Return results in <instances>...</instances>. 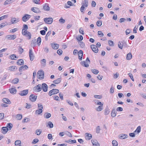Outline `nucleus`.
Instances as JSON below:
<instances>
[{
  "instance_id": "obj_1",
  "label": "nucleus",
  "mask_w": 146,
  "mask_h": 146,
  "mask_svg": "<svg viewBox=\"0 0 146 146\" xmlns=\"http://www.w3.org/2000/svg\"><path fill=\"white\" fill-rule=\"evenodd\" d=\"M90 62L89 58L88 57H87L85 61H82L81 62L80 64L82 66H83L86 67H88L89 66V64H90Z\"/></svg>"
},
{
  "instance_id": "obj_2",
  "label": "nucleus",
  "mask_w": 146,
  "mask_h": 146,
  "mask_svg": "<svg viewBox=\"0 0 146 146\" xmlns=\"http://www.w3.org/2000/svg\"><path fill=\"white\" fill-rule=\"evenodd\" d=\"M23 35L28 37L29 39L31 38V35L30 32L27 31H25L23 32H22Z\"/></svg>"
},
{
  "instance_id": "obj_3",
  "label": "nucleus",
  "mask_w": 146,
  "mask_h": 146,
  "mask_svg": "<svg viewBox=\"0 0 146 146\" xmlns=\"http://www.w3.org/2000/svg\"><path fill=\"white\" fill-rule=\"evenodd\" d=\"M59 90L56 89H53L49 91L48 94L51 96L53 94H55L59 93Z\"/></svg>"
},
{
  "instance_id": "obj_4",
  "label": "nucleus",
  "mask_w": 146,
  "mask_h": 146,
  "mask_svg": "<svg viewBox=\"0 0 146 146\" xmlns=\"http://www.w3.org/2000/svg\"><path fill=\"white\" fill-rule=\"evenodd\" d=\"M33 90L35 92H39L42 90L41 85L40 84H38V85L34 87L33 88Z\"/></svg>"
},
{
  "instance_id": "obj_5",
  "label": "nucleus",
  "mask_w": 146,
  "mask_h": 146,
  "mask_svg": "<svg viewBox=\"0 0 146 146\" xmlns=\"http://www.w3.org/2000/svg\"><path fill=\"white\" fill-rule=\"evenodd\" d=\"M44 20L46 23L50 24L53 22V19L51 17L45 18L44 19Z\"/></svg>"
},
{
  "instance_id": "obj_6",
  "label": "nucleus",
  "mask_w": 146,
  "mask_h": 146,
  "mask_svg": "<svg viewBox=\"0 0 146 146\" xmlns=\"http://www.w3.org/2000/svg\"><path fill=\"white\" fill-rule=\"evenodd\" d=\"M38 75H39V78H41L42 79H43L44 78V72L42 70H40L38 71L37 73Z\"/></svg>"
},
{
  "instance_id": "obj_7",
  "label": "nucleus",
  "mask_w": 146,
  "mask_h": 146,
  "mask_svg": "<svg viewBox=\"0 0 146 146\" xmlns=\"http://www.w3.org/2000/svg\"><path fill=\"white\" fill-rule=\"evenodd\" d=\"M31 15L27 14H25L22 18V20L24 22H26L31 18Z\"/></svg>"
},
{
  "instance_id": "obj_8",
  "label": "nucleus",
  "mask_w": 146,
  "mask_h": 146,
  "mask_svg": "<svg viewBox=\"0 0 146 146\" xmlns=\"http://www.w3.org/2000/svg\"><path fill=\"white\" fill-rule=\"evenodd\" d=\"M37 96H36L34 94H32L29 97V100L32 102H35Z\"/></svg>"
},
{
  "instance_id": "obj_9",
  "label": "nucleus",
  "mask_w": 146,
  "mask_h": 146,
  "mask_svg": "<svg viewBox=\"0 0 146 146\" xmlns=\"http://www.w3.org/2000/svg\"><path fill=\"white\" fill-rule=\"evenodd\" d=\"M91 48L92 51L95 53H97L98 51V49L96 45L94 44H92L91 45Z\"/></svg>"
},
{
  "instance_id": "obj_10",
  "label": "nucleus",
  "mask_w": 146,
  "mask_h": 146,
  "mask_svg": "<svg viewBox=\"0 0 146 146\" xmlns=\"http://www.w3.org/2000/svg\"><path fill=\"white\" fill-rule=\"evenodd\" d=\"M42 89L43 91L44 92H47L48 90V86L45 83H44L42 84Z\"/></svg>"
},
{
  "instance_id": "obj_11",
  "label": "nucleus",
  "mask_w": 146,
  "mask_h": 146,
  "mask_svg": "<svg viewBox=\"0 0 146 146\" xmlns=\"http://www.w3.org/2000/svg\"><path fill=\"white\" fill-rule=\"evenodd\" d=\"M29 55L30 60L31 61H33L34 59V56L33 55L32 49H30L29 50Z\"/></svg>"
},
{
  "instance_id": "obj_12",
  "label": "nucleus",
  "mask_w": 146,
  "mask_h": 146,
  "mask_svg": "<svg viewBox=\"0 0 146 146\" xmlns=\"http://www.w3.org/2000/svg\"><path fill=\"white\" fill-rule=\"evenodd\" d=\"M19 21V19L18 18L13 17L11 18V22L12 24H14L18 23Z\"/></svg>"
},
{
  "instance_id": "obj_13",
  "label": "nucleus",
  "mask_w": 146,
  "mask_h": 146,
  "mask_svg": "<svg viewBox=\"0 0 146 146\" xmlns=\"http://www.w3.org/2000/svg\"><path fill=\"white\" fill-rule=\"evenodd\" d=\"M31 10L36 13H39L41 12V11L39 10V9L36 7H33L31 8Z\"/></svg>"
},
{
  "instance_id": "obj_14",
  "label": "nucleus",
  "mask_w": 146,
  "mask_h": 146,
  "mask_svg": "<svg viewBox=\"0 0 146 146\" xmlns=\"http://www.w3.org/2000/svg\"><path fill=\"white\" fill-rule=\"evenodd\" d=\"M28 92V90H26L21 91L19 93V94L22 96H25L27 95Z\"/></svg>"
},
{
  "instance_id": "obj_15",
  "label": "nucleus",
  "mask_w": 146,
  "mask_h": 146,
  "mask_svg": "<svg viewBox=\"0 0 146 146\" xmlns=\"http://www.w3.org/2000/svg\"><path fill=\"white\" fill-rule=\"evenodd\" d=\"M83 55V52L82 50H80L78 52V58L80 60H82Z\"/></svg>"
},
{
  "instance_id": "obj_16",
  "label": "nucleus",
  "mask_w": 146,
  "mask_h": 146,
  "mask_svg": "<svg viewBox=\"0 0 146 146\" xmlns=\"http://www.w3.org/2000/svg\"><path fill=\"white\" fill-rule=\"evenodd\" d=\"M1 131L2 133L3 134H5L8 131V129L7 128V127H3L1 129Z\"/></svg>"
},
{
  "instance_id": "obj_17",
  "label": "nucleus",
  "mask_w": 146,
  "mask_h": 146,
  "mask_svg": "<svg viewBox=\"0 0 146 146\" xmlns=\"http://www.w3.org/2000/svg\"><path fill=\"white\" fill-rule=\"evenodd\" d=\"M28 68V67L26 65H24L21 66L19 69V71L20 72L22 71L23 70H24L25 69H27Z\"/></svg>"
},
{
  "instance_id": "obj_18",
  "label": "nucleus",
  "mask_w": 146,
  "mask_h": 146,
  "mask_svg": "<svg viewBox=\"0 0 146 146\" xmlns=\"http://www.w3.org/2000/svg\"><path fill=\"white\" fill-rule=\"evenodd\" d=\"M51 46L52 48L54 49H57L58 48L59 45L57 44H55L52 43L51 44Z\"/></svg>"
},
{
  "instance_id": "obj_19",
  "label": "nucleus",
  "mask_w": 146,
  "mask_h": 146,
  "mask_svg": "<svg viewBox=\"0 0 146 146\" xmlns=\"http://www.w3.org/2000/svg\"><path fill=\"white\" fill-rule=\"evenodd\" d=\"M91 142L93 145L95 146H100V144L98 143L97 140H92Z\"/></svg>"
},
{
  "instance_id": "obj_20",
  "label": "nucleus",
  "mask_w": 146,
  "mask_h": 146,
  "mask_svg": "<svg viewBox=\"0 0 146 146\" xmlns=\"http://www.w3.org/2000/svg\"><path fill=\"white\" fill-rule=\"evenodd\" d=\"M127 135L125 134H121L119 135V138L121 139H124L127 138Z\"/></svg>"
},
{
  "instance_id": "obj_21",
  "label": "nucleus",
  "mask_w": 146,
  "mask_h": 146,
  "mask_svg": "<svg viewBox=\"0 0 146 146\" xmlns=\"http://www.w3.org/2000/svg\"><path fill=\"white\" fill-rule=\"evenodd\" d=\"M43 9L45 11H48L50 10V7L48 4H45L43 6Z\"/></svg>"
},
{
  "instance_id": "obj_22",
  "label": "nucleus",
  "mask_w": 146,
  "mask_h": 146,
  "mask_svg": "<svg viewBox=\"0 0 146 146\" xmlns=\"http://www.w3.org/2000/svg\"><path fill=\"white\" fill-rule=\"evenodd\" d=\"M2 101L4 103H6L8 104H10L11 102L7 98H4L2 99Z\"/></svg>"
},
{
  "instance_id": "obj_23",
  "label": "nucleus",
  "mask_w": 146,
  "mask_h": 146,
  "mask_svg": "<svg viewBox=\"0 0 146 146\" xmlns=\"http://www.w3.org/2000/svg\"><path fill=\"white\" fill-rule=\"evenodd\" d=\"M41 63L42 66L43 67H44L46 65V60L45 59H43L41 60Z\"/></svg>"
},
{
  "instance_id": "obj_24",
  "label": "nucleus",
  "mask_w": 146,
  "mask_h": 146,
  "mask_svg": "<svg viewBox=\"0 0 146 146\" xmlns=\"http://www.w3.org/2000/svg\"><path fill=\"white\" fill-rule=\"evenodd\" d=\"M18 65H23L24 64V62L23 60V59H19L18 60V61L17 62Z\"/></svg>"
},
{
  "instance_id": "obj_25",
  "label": "nucleus",
  "mask_w": 146,
  "mask_h": 146,
  "mask_svg": "<svg viewBox=\"0 0 146 146\" xmlns=\"http://www.w3.org/2000/svg\"><path fill=\"white\" fill-rule=\"evenodd\" d=\"M13 126V125L11 123H9L7 124L6 127H7V128L8 129V130H10L11 129Z\"/></svg>"
},
{
  "instance_id": "obj_26",
  "label": "nucleus",
  "mask_w": 146,
  "mask_h": 146,
  "mask_svg": "<svg viewBox=\"0 0 146 146\" xmlns=\"http://www.w3.org/2000/svg\"><path fill=\"white\" fill-rule=\"evenodd\" d=\"M61 78H59L54 80L53 82L55 84H57L61 82Z\"/></svg>"
},
{
  "instance_id": "obj_27",
  "label": "nucleus",
  "mask_w": 146,
  "mask_h": 146,
  "mask_svg": "<svg viewBox=\"0 0 146 146\" xmlns=\"http://www.w3.org/2000/svg\"><path fill=\"white\" fill-rule=\"evenodd\" d=\"M17 69V68L16 66H10L9 67V70L11 71H14L15 70Z\"/></svg>"
},
{
  "instance_id": "obj_28",
  "label": "nucleus",
  "mask_w": 146,
  "mask_h": 146,
  "mask_svg": "<svg viewBox=\"0 0 146 146\" xmlns=\"http://www.w3.org/2000/svg\"><path fill=\"white\" fill-rule=\"evenodd\" d=\"M15 0H7L4 3V5H6L12 3Z\"/></svg>"
},
{
  "instance_id": "obj_29",
  "label": "nucleus",
  "mask_w": 146,
  "mask_h": 146,
  "mask_svg": "<svg viewBox=\"0 0 146 146\" xmlns=\"http://www.w3.org/2000/svg\"><path fill=\"white\" fill-rule=\"evenodd\" d=\"M65 142L66 143H70L71 144L72 143H76V140H71L69 139L68 140L66 141Z\"/></svg>"
},
{
  "instance_id": "obj_30",
  "label": "nucleus",
  "mask_w": 146,
  "mask_h": 146,
  "mask_svg": "<svg viewBox=\"0 0 146 146\" xmlns=\"http://www.w3.org/2000/svg\"><path fill=\"white\" fill-rule=\"evenodd\" d=\"M10 92L11 94H15L17 92V90L14 88H11L9 89Z\"/></svg>"
},
{
  "instance_id": "obj_31",
  "label": "nucleus",
  "mask_w": 146,
  "mask_h": 146,
  "mask_svg": "<svg viewBox=\"0 0 146 146\" xmlns=\"http://www.w3.org/2000/svg\"><path fill=\"white\" fill-rule=\"evenodd\" d=\"M132 57V56L130 52L128 53L126 56V59L127 60H130L131 59Z\"/></svg>"
},
{
  "instance_id": "obj_32",
  "label": "nucleus",
  "mask_w": 146,
  "mask_h": 146,
  "mask_svg": "<svg viewBox=\"0 0 146 146\" xmlns=\"http://www.w3.org/2000/svg\"><path fill=\"white\" fill-rule=\"evenodd\" d=\"M111 114V116L113 117H114L116 116V113L115 110L114 109L112 110Z\"/></svg>"
},
{
  "instance_id": "obj_33",
  "label": "nucleus",
  "mask_w": 146,
  "mask_h": 146,
  "mask_svg": "<svg viewBox=\"0 0 146 146\" xmlns=\"http://www.w3.org/2000/svg\"><path fill=\"white\" fill-rule=\"evenodd\" d=\"M118 45L119 48L122 49L123 46V42H119Z\"/></svg>"
},
{
  "instance_id": "obj_34",
  "label": "nucleus",
  "mask_w": 146,
  "mask_h": 146,
  "mask_svg": "<svg viewBox=\"0 0 146 146\" xmlns=\"http://www.w3.org/2000/svg\"><path fill=\"white\" fill-rule=\"evenodd\" d=\"M44 117L46 119L49 118L51 116V114L50 113H46L44 114Z\"/></svg>"
},
{
  "instance_id": "obj_35",
  "label": "nucleus",
  "mask_w": 146,
  "mask_h": 146,
  "mask_svg": "<svg viewBox=\"0 0 146 146\" xmlns=\"http://www.w3.org/2000/svg\"><path fill=\"white\" fill-rule=\"evenodd\" d=\"M28 29V26L27 25L24 24L23 25V28L22 30V32H24L25 31H27Z\"/></svg>"
},
{
  "instance_id": "obj_36",
  "label": "nucleus",
  "mask_w": 146,
  "mask_h": 146,
  "mask_svg": "<svg viewBox=\"0 0 146 146\" xmlns=\"http://www.w3.org/2000/svg\"><path fill=\"white\" fill-rule=\"evenodd\" d=\"M85 135H86V137H88L89 138H87V139L88 140L91 139L92 138V135L91 134L88 133H85Z\"/></svg>"
},
{
  "instance_id": "obj_37",
  "label": "nucleus",
  "mask_w": 146,
  "mask_h": 146,
  "mask_svg": "<svg viewBox=\"0 0 146 146\" xmlns=\"http://www.w3.org/2000/svg\"><path fill=\"white\" fill-rule=\"evenodd\" d=\"M42 132V130L40 129H37L36 130L35 133L37 135H39Z\"/></svg>"
},
{
  "instance_id": "obj_38",
  "label": "nucleus",
  "mask_w": 146,
  "mask_h": 146,
  "mask_svg": "<svg viewBox=\"0 0 146 146\" xmlns=\"http://www.w3.org/2000/svg\"><path fill=\"white\" fill-rule=\"evenodd\" d=\"M48 126H49L50 128H52L53 127V124L50 121L48 122V125H46V126L47 127Z\"/></svg>"
},
{
  "instance_id": "obj_39",
  "label": "nucleus",
  "mask_w": 146,
  "mask_h": 146,
  "mask_svg": "<svg viewBox=\"0 0 146 146\" xmlns=\"http://www.w3.org/2000/svg\"><path fill=\"white\" fill-rule=\"evenodd\" d=\"M19 81V80L18 78H15L12 81V83L14 84H17Z\"/></svg>"
},
{
  "instance_id": "obj_40",
  "label": "nucleus",
  "mask_w": 146,
  "mask_h": 146,
  "mask_svg": "<svg viewBox=\"0 0 146 146\" xmlns=\"http://www.w3.org/2000/svg\"><path fill=\"white\" fill-rule=\"evenodd\" d=\"M91 71L93 73L95 74H98L99 72V71L96 69H92Z\"/></svg>"
},
{
  "instance_id": "obj_41",
  "label": "nucleus",
  "mask_w": 146,
  "mask_h": 146,
  "mask_svg": "<svg viewBox=\"0 0 146 146\" xmlns=\"http://www.w3.org/2000/svg\"><path fill=\"white\" fill-rule=\"evenodd\" d=\"M64 132L65 134L67 135V136H69L70 137H72V134H71V133H70L69 132L67 131H65Z\"/></svg>"
},
{
  "instance_id": "obj_42",
  "label": "nucleus",
  "mask_w": 146,
  "mask_h": 146,
  "mask_svg": "<svg viewBox=\"0 0 146 146\" xmlns=\"http://www.w3.org/2000/svg\"><path fill=\"white\" fill-rule=\"evenodd\" d=\"M22 117V115L21 114H18L17 115L16 118L18 120H21Z\"/></svg>"
},
{
  "instance_id": "obj_43",
  "label": "nucleus",
  "mask_w": 146,
  "mask_h": 146,
  "mask_svg": "<svg viewBox=\"0 0 146 146\" xmlns=\"http://www.w3.org/2000/svg\"><path fill=\"white\" fill-rule=\"evenodd\" d=\"M42 112V109L41 108L39 109L38 110H36L35 111V113H38V114H40Z\"/></svg>"
},
{
  "instance_id": "obj_44",
  "label": "nucleus",
  "mask_w": 146,
  "mask_h": 146,
  "mask_svg": "<svg viewBox=\"0 0 146 146\" xmlns=\"http://www.w3.org/2000/svg\"><path fill=\"white\" fill-rule=\"evenodd\" d=\"M141 127L140 126H138L136 130L134 132H137L138 133H139L141 131Z\"/></svg>"
},
{
  "instance_id": "obj_45",
  "label": "nucleus",
  "mask_w": 146,
  "mask_h": 146,
  "mask_svg": "<svg viewBox=\"0 0 146 146\" xmlns=\"http://www.w3.org/2000/svg\"><path fill=\"white\" fill-rule=\"evenodd\" d=\"M51 31H48L47 33V34H46V36H45V39L46 40H48V36H50V34H51Z\"/></svg>"
},
{
  "instance_id": "obj_46",
  "label": "nucleus",
  "mask_w": 146,
  "mask_h": 146,
  "mask_svg": "<svg viewBox=\"0 0 146 146\" xmlns=\"http://www.w3.org/2000/svg\"><path fill=\"white\" fill-rule=\"evenodd\" d=\"M113 146H117L118 143L116 141L113 140L112 141Z\"/></svg>"
},
{
  "instance_id": "obj_47",
  "label": "nucleus",
  "mask_w": 146,
  "mask_h": 146,
  "mask_svg": "<svg viewBox=\"0 0 146 146\" xmlns=\"http://www.w3.org/2000/svg\"><path fill=\"white\" fill-rule=\"evenodd\" d=\"M103 109V107L102 106H100L96 108V110L97 111H100Z\"/></svg>"
},
{
  "instance_id": "obj_48",
  "label": "nucleus",
  "mask_w": 146,
  "mask_h": 146,
  "mask_svg": "<svg viewBox=\"0 0 146 146\" xmlns=\"http://www.w3.org/2000/svg\"><path fill=\"white\" fill-rule=\"evenodd\" d=\"M10 57L12 60H16V59H15V58H17V57L14 54L11 55Z\"/></svg>"
},
{
  "instance_id": "obj_49",
  "label": "nucleus",
  "mask_w": 146,
  "mask_h": 146,
  "mask_svg": "<svg viewBox=\"0 0 146 146\" xmlns=\"http://www.w3.org/2000/svg\"><path fill=\"white\" fill-rule=\"evenodd\" d=\"M102 24V22L101 21H98L96 23V25L98 27L101 26Z\"/></svg>"
},
{
  "instance_id": "obj_50",
  "label": "nucleus",
  "mask_w": 146,
  "mask_h": 146,
  "mask_svg": "<svg viewBox=\"0 0 146 146\" xmlns=\"http://www.w3.org/2000/svg\"><path fill=\"white\" fill-rule=\"evenodd\" d=\"M18 49L19 50V54H21L23 52V49L22 48L21 46H19V48Z\"/></svg>"
},
{
  "instance_id": "obj_51",
  "label": "nucleus",
  "mask_w": 146,
  "mask_h": 146,
  "mask_svg": "<svg viewBox=\"0 0 146 146\" xmlns=\"http://www.w3.org/2000/svg\"><path fill=\"white\" fill-rule=\"evenodd\" d=\"M108 43L110 46H114L113 42L111 40H109Z\"/></svg>"
},
{
  "instance_id": "obj_52",
  "label": "nucleus",
  "mask_w": 146,
  "mask_h": 146,
  "mask_svg": "<svg viewBox=\"0 0 146 146\" xmlns=\"http://www.w3.org/2000/svg\"><path fill=\"white\" fill-rule=\"evenodd\" d=\"M37 42H38V45L39 46L41 42V38L40 37H38L37 39Z\"/></svg>"
},
{
  "instance_id": "obj_53",
  "label": "nucleus",
  "mask_w": 146,
  "mask_h": 146,
  "mask_svg": "<svg viewBox=\"0 0 146 146\" xmlns=\"http://www.w3.org/2000/svg\"><path fill=\"white\" fill-rule=\"evenodd\" d=\"M21 141L20 140H17L15 141V145H18L21 144Z\"/></svg>"
},
{
  "instance_id": "obj_54",
  "label": "nucleus",
  "mask_w": 146,
  "mask_h": 146,
  "mask_svg": "<svg viewBox=\"0 0 146 146\" xmlns=\"http://www.w3.org/2000/svg\"><path fill=\"white\" fill-rule=\"evenodd\" d=\"M18 30V29L17 28H14L11 30L10 31V32L12 33H14Z\"/></svg>"
},
{
  "instance_id": "obj_55",
  "label": "nucleus",
  "mask_w": 146,
  "mask_h": 146,
  "mask_svg": "<svg viewBox=\"0 0 146 146\" xmlns=\"http://www.w3.org/2000/svg\"><path fill=\"white\" fill-rule=\"evenodd\" d=\"M110 112V110L108 109H106L105 110V114L106 115L108 114Z\"/></svg>"
},
{
  "instance_id": "obj_56",
  "label": "nucleus",
  "mask_w": 146,
  "mask_h": 146,
  "mask_svg": "<svg viewBox=\"0 0 146 146\" xmlns=\"http://www.w3.org/2000/svg\"><path fill=\"white\" fill-rule=\"evenodd\" d=\"M100 126H98L96 129V133H98L100 132Z\"/></svg>"
},
{
  "instance_id": "obj_57",
  "label": "nucleus",
  "mask_w": 146,
  "mask_h": 146,
  "mask_svg": "<svg viewBox=\"0 0 146 146\" xmlns=\"http://www.w3.org/2000/svg\"><path fill=\"white\" fill-rule=\"evenodd\" d=\"M59 21L60 23H64L65 22V20L61 17L59 20Z\"/></svg>"
},
{
  "instance_id": "obj_58",
  "label": "nucleus",
  "mask_w": 146,
  "mask_h": 146,
  "mask_svg": "<svg viewBox=\"0 0 146 146\" xmlns=\"http://www.w3.org/2000/svg\"><path fill=\"white\" fill-rule=\"evenodd\" d=\"M114 88L113 86H112L110 89V93L111 94L113 93L114 92Z\"/></svg>"
},
{
  "instance_id": "obj_59",
  "label": "nucleus",
  "mask_w": 146,
  "mask_h": 146,
  "mask_svg": "<svg viewBox=\"0 0 146 146\" xmlns=\"http://www.w3.org/2000/svg\"><path fill=\"white\" fill-rule=\"evenodd\" d=\"M128 75H129V76L130 77V78L131 79V80L133 81H134V80L133 78V77L132 74L131 73H129L128 74Z\"/></svg>"
},
{
  "instance_id": "obj_60",
  "label": "nucleus",
  "mask_w": 146,
  "mask_h": 146,
  "mask_svg": "<svg viewBox=\"0 0 146 146\" xmlns=\"http://www.w3.org/2000/svg\"><path fill=\"white\" fill-rule=\"evenodd\" d=\"M11 35H7L5 36V38L7 40H11Z\"/></svg>"
},
{
  "instance_id": "obj_61",
  "label": "nucleus",
  "mask_w": 146,
  "mask_h": 146,
  "mask_svg": "<svg viewBox=\"0 0 146 146\" xmlns=\"http://www.w3.org/2000/svg\"><path fill=\"white\" fill-rule=\"evenodd\" d=\"M98 35L100 36V37H101L104 36V34L101 31H99L98 32Z\"/></svg>"
},
{
  "instance_id": "obj_62",
  "label": "nucleus",
  "mask_w": 146,
  "mask_h": 146,
  "mask_svg": "<svg viewBox=\"0 0 146 146\" xmlns=\"http://www.w3.org/2000/svg\"><path fill=\"white\" fill-rule=\"evenodd\" d=\"M78 40L80 41L83 39V37L82 36L80 35L78 38H77Z\"/></svg>"
},
{
  "instance_id": "obj_63",
  "label": "nucleus",
  "mask_w": 146,
  "mask_h": 146,
  "mask_svg": "<svg viewBox=\"0 0 146 146\" xmlns=\"http://www.w3.org/2000/svg\"><path fill=\"white\" fill-rule=\"evenodd\" d=\"M79 45L82 48H83L85 45L84 44L82 41H80L79 42Z\"/></svg>"
},
{
  "instance_id": "obj_64",
  "label": "nucleus",
  "mask_w": 146,
  "mask_h": 146,
  "mask_svg": "<svg viewBox=\"0 0 146 146\" xmlns=\"http://www.w3.org/2000/svg\"><path fill=\"white\" fill-rule=\"evenodd\" d=\"M39 141V140L37 139H34L33 141L32 142V143L33 144H36Z\"/></svg>"
}]
</instances>
